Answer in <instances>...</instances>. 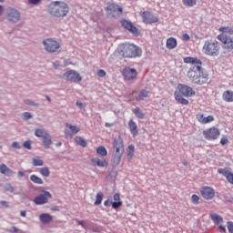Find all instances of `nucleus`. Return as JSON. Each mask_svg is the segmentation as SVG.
Here are the masks:
<instances>
[{
	"label": "nucleus",
	"instance_id": "obj_61",
	"mask_svg": "<svg viewBox=\"0 0 233 233\" xmlns=\"http://www.w3.org/2000/svg\"><path fill=\"white\" fill-rule=\"evenodd\" d=\"M218 228L220 229V230H222L223 232H227V228H225V227H223V226H221V225H218Z\"/></svg>",
	"mask_w": 233,
	"mask_h": 233
},
{
	"label": "nucleus",
	"instance_id": "obj_48",
	"mask_svg": "<svg viewBox=\"0 0 233 233\" xmlns=\"http://www.w3.org/2000/svg\"><path fill=\"white\" fill-rule=\"evenodd\" d=\"M97 76H98V77H105L106 76V72L103 69H99L97 71Z\"/></svg>",
	"mask_w": 233,
	"mask_h": 233
},
{
	"label": "nucleus",
	"instance_id": "obj_42",
	"mask_svg": "<svg viewBox=\"0 0 233 233\" xmlns=\"http://www.w3.org/2000/svg\"><path fill=\"white\" fill-rule=\"evenodd\" d=\"M134 146L130 145L127 147V157L128 159H132V157L134 156Z\"/></svg>",
	"mask_w": 233,
	"mask_h": 233
},
{
	"label": "nucleus",
	"instance_id": "obj_13",
	"mask_svg": "<svg viewBox=\"0 0 233 233\" xmlns=\"http://www.w3.org/2000/svg\"><path fill=\"white\" fill-rule=\"evenodd\" d=\"M203 136L206 139H218V137H219V129L211 127L204 131Z\"/></svg>",
	"mask_w": 233,
	"mask_h": 233
},
{
	"label": "nucleus",
	"instance_id": "obj_35",
	"mask_svg": "<svg viewBox=\"0 0 233 233\" xmlns=\"http://www.w3.org/2000/svg\"><path fill=\"white\" fill-rule=\"evenodd\" d=\"M47 135H48V133H46V131H45V129L37 128L35 131V136L36 137H45Z\"/></svg>",
	"mask_w": 233,
	"mask_h": 233
},
{
	"label": "nucleus",
	"instance_id": "obj_58",
	"mask_svg": "<svg viewBox=\"0 0 233 233\" xmlns=\"http://www.w3.org/2000/svg\"><path fill=\"white\" fill-rule=\"evenodd\" d=\"M0 205H2V207H5V208H8V202L6 201H0Z\"/></svg>",
	"mask_w": 233,
	"mask_h": 233
},
{
	"label": "nucleus",
	"instance_id": "obj_56",
	"mask_svg": "<svg viewBox=\"0 0 233 233\" xmlns=\"http://www.w3.org/2000/svg\"><path fill=\"white\" fill-rule=\"evenodd\" d=\"M76 106L81 108H85V104H83V102L80 101H76Z\"/></svg>",
	"mask_w": 233,
	"mask_h": 233
},
{
	"label": "nucleus",
	"instance_id": "obj_8",
	"mask_svg": "<svg viewBox=\"0 0 233 233\" xmlns=\"http://www.w3.org/2000/svg\"><path fill=\"white\" fill-rule=\"evenodd\" d=\"M140 16L142 17L143 23H146V25H152V23H157L159 21L150 11L140 12Z\"/></svg>",
	"mask_w": 233,
	"mask_h": 233
},
{
	"label": "nucleus",
	"instance_id": "obj_15",
	"mask_svg": "<svg viewBox=\"0 0 233 233\" xmlns=\"http://www.w3.org/2000/svg\"><path fill=\"white\" fill-rule=\"evenodd\" d=\"M107 10L112 12L113 17H120L123 14V8L116 4H111L107 6Z\"/></svg>",
	"mask_w": 233,
	"mask_h": 233
},
{
	"label": "nucleus",
	"instance_id": "obj_50",
	"mask_svg": "<svg viewBox=\"0 0 233 233\" xmlns=\"http://www.w3.org/2000/svg\"><path fill=\"white\" fill-rule=\"evenodd\" d=\"M24 119H25V121H28V119H32V114H30L28 112H25L24 113Z\"/></svg>",
	"mask_w": 233,
	"mask_h": 233
},
{
	"label": "nucleus",
	"instance_id": "obj_41",
	"mask_svg": "<svg viewBox=\"0 0 233 233\" xmlns=\"http://www.w3.org/2000/svg\"><path fill=\"white\" fill-rule=\"evenodd\" d=\"M40 174L44 176V177H48L50 176V169L48 167L40 168Z\"/></svg>",
	"mask_w": 233,
	"mask_h": 233
},
{
	"label": "nucleus",
	"instance_id": "obj_39",
	"mask_svg": "<svg viewBox=\"0 0 233 233\" xmlns=\"http://www.w3.org/2000/svg\"><path fill=\"white\" fill-rule=\"evenodd\" d=\"M103 192H98L96 196V201H95V205H101L102 201H103Z\"/></svg>",
	"mask_w": 233,
	"mask_h": 233
},
{
	"label": "nucleus",
	"instance_id": "obj_43",
	"mask_svg": "<svg viewBox=\"0 0 233 233\" xmlns=\"http://www.w3.org/2000/svg\"><path fill=\"white\" fill-rule=\"evenodd\" d=\"M44 162L40 158H33V166L34 167H43Z\"/></svg>",
	"mask_w": 233,
	"mask_h": 233
},
{
	"label": "nucleus",
	"instance_id": "obj_7",
	"mask_svg": "<svg viewBox=\"0 0 233 233\" xmlns=\"http://www.w3.org/2000/svg\"><path fill=\"white\" fill-rule=\"evenodd\" d=\"M217 39H218V41H221V43H223L225 50H228V52H232L233 50L232 36H228L225 34H220L217 36Z\"/></svg>",
	"mask_w": 233,
	"mask_h": 233
},
{
	"label": "nucleus",
	"instance_id": "obj_34",
	"mask_svg": "<svg viewBox=\"0 0 233 233\" xmlns=\"http://www.w3.org/2000/svg\"><path fill=\"white\" fill-rule=\"evenodd\" d=\"M75 141H76V145L83 147V148H85V147H86V140L81 137H76Z\"/></svg>",
	"mask_w": 233,
	"mask_h": 233
},
{
	"label": "nucleus",
	"instance_id": "obj_11",
	"mask_svg": "<svg viewBox=\"0 0 233 233\" xmlns=\"http://www.w3.org/2000/svg\"><path fill=\"white\" fill-rule=\"evenodd\" d=\"M50 198H52V194H50V192L43 191V194L35 198L34 203L35 205H45L46 203H48V199H50Z\"/></svg>",
	"mask_w": 233,
	"mask_h": 233
},
{
	"label": "nucleus",
	"instance_id": "obj_16",
	"mask_svg": "<svg viewBox=\"0 0 233 233\" xmlns=\"http://www.w3.org/2000/svg\"><path fill=\"white\" fill-rule=\"evenodd\" d=\"M48 12L51 15L57 17L59 15V2H52L48 6Z\"/></svg>",
	"mask_w": 233,
	"mask_h": 233
},
{
	"label": "nucleus",
	"instance_id": "obj_21",
	"mask_svg": "<svg viewBox=\"0 0 233 233\" xmlns=\"http://www.w3.org/2000/svg\"><path fill=\"white\" fill-rule=\"evenodd\" d=\"M128 127L132 136L136 137V136L139 134V132L137 131V124H136L133 119H130L128 122Z\"/></svg>",
	"mask_w": 233,
	"mask_h": 233
},
{
	"label": "nucleus",
	"instance_id": "obj_45",
	"mask_svg": "<svg viewBox=\"0 0 233 233\" xmlns=\"http://www.w3.org/2000/svg\"><path fill=\"white\" fill-rule=\"evenodd\" d=\"M24 148H26L27 150H32V142L30 140H27L24 142L23 144Z\"/></svg>",
	"mask_w": 233,
	"mask_h": 233
},
{
	"label": "nucleus",
	"instance_id": "obj_47",
	"mask_svg": "<svg viewBox=\"0 0 233 233\" xmlns=\"http://www.w3.org/2000/svg\"><path fill=\"white\" fill-rule=\"evenodd\" d=\"M224 199L226 203H233V197H230L228 195H224Z\"/></svg>",
	"mask_w": 233,
	"mask_h": 233
},
{
	"label": "nucleus",
	"instance_id": "obj_36",
	"mask_svg": "<svg viewBox=\"0 0 233 233\" xmlns=\"http://www.w3.org/2000/svg\"><path fill=\"white\" fill-rule=\"evenodd\" d=\"M30 180L33 181V183H35L36 185H43V179L36 175H31Z\"/></svg>",
	"mask_w": 233,
	"mask_h": 233
},
{
	"label": "nucleus",
	"instance_id": "obj_54",
	"mask_svg": "<svg viewBox=\"0 0 233 233\" xmlns=\"http://www.w3.org/2000/svg\"><path fill=\"white\" fill-rule=\"evenodd\" d=\"M182 39L183 41H190V35H188V34H184Z\"/></svg>",
	"mask_w": 233,
	"mask_h": 233
},
{
	"label": "nucleus",
	"instance_id": "obj_2",
	"mask_svg": "<svg viewBox=\"0 0 233 233\" xmlns=\"http://www.w3.org/2000/svg\"><path fill=\"white\" fill-rule=\"evenodd\" d=\"M125 154V145L123 144V138L121 137H116L113 141V157L112 163L114 167H117L121 163V158Z\"/></svg>",
	"mask_w": 233,
	"mask_h": 233
},
{
	"label": "nucleus",
	"instance_id": "obj_29",
	"mask_svg": "<svg viewBox=\"0 0 233 233\" xmlns=\"http://www.w3.org/2000/svg\"><path fill=\"white\" fill-rule=\"evenodd\" d=\"M150 92L147 90H141L136 96L137 101H145V98L148 97Z\"/></svg>",
	"mask_w": 233,
	"mask_h": 233
},
{
	"label": "nucleus",
	"instance_id": "obj_32",
	"mask_svg": "<svg viewBox=\"0 0 233 233\" xmlns=\"http://www.w3.org/2000/svg\"><path fill=\"white\" fill-rule=\"evenodd\" d=\"M43 145L46 148H50V146L52 145V137L49 134L43 137Z\"/></svg>",
	"mask_w": 233,
	"mask_h": 233
},
{
	"label": "nucleus",
	"instance_id": "obj_33",
	"mask_svg": "<svg viewBox=\"0 0 233 233\" xmlns=\"http://www.w3.org/2000/svg\"><path fill=\"white\" fill-rule=\"evenodd\" d=\"M133 114L138 117V119H145V113L141 110V108L137 107L132 109Z\"/></svg>",
	"mask_w": 233,
	"mask_h": 233
},
{
	"label": "nucleus",
	"instance_id": "obj_62",
	"mask_svg": "<svg viewBox=\"0 0 233 233\" xmlns=\"http://www.w3.org/2000/svg\"><path fill=\"white\" fill-rule=\"evenodd\" d=\"M20 216H22V218H26V211H21Z\"/></svg>",
	"mask_w": 233,
	"mask_h": 233
},
{
	"label": "nucleus",
	"instance_id": "obj_25",
	"mask_svg": "<svg viewBox=\"0 0 233 233\" xmlns=\"http://www.w3.org/2000/svg\"><path fill=\"white\" fill-rule=\"evenodd\" d=\"M113 198H114V202L112 203L113 208H119V207L123 205V202H121V198L119 197V194L116 193Z\"/></svg>",
	"mask_w": 233,
	"mask_h": 233
},
{
	"label": "nucleus",
	"instance_id": "obj_6",
	"mask_svg": "<svg viewBox=\"0 0 233 233\" xmlns=\"http://www.w3.org/2000/svg\"><path fill=\"white\" fill-rule=\"evenodd\" d=\"M44 48L46 52H49V54H54V52H57V49L59 48V44H57V41L52 39V38H46L43 41Z\"/></svg>",
	"mask_w": 233,
	"mask_h": 233
},
{
	"label": "nucleus",
	"instance_id": "obj_18",
	"mask_svg": "<svg viewBox=\"0 0 233 233\" xmlns=\"http://www.w3.org/2000/svg\"><path fill=\"white\" fill-rule=\"evenodd\" d=\"M70 12V7L68 6V4L60 2L59 3V17H65L66 14Z\"/></svg>",
	"mask_w": 233,
	"mask_h": 233
},
{
	"label": "nucleus",
	"instance_id": "obj_17",
	"mask_svg": "<svg viewBox=\"0 0 233 233\" xmlns=\"http://www.w3.org/2000/svg\"><path fill=\"white\" fill-rule=\"evenodd\" d=\"M121 25H122V26H124V28H126L132 34H137V28L131 22H129L127 20H122Z\"/></svg>",
	"mask_w": 233,
	"mask_h": 233
},
{
	"label": "nucleus",
	"instance_id": "obj_19",
	"mask_svg": "<svg viewBox=\"0 0 233 233\" xmlns=\"http://www.w3.org/2000/svg\"><path fill=\"white\" fill-rule=\"evenodd\" d=\"M218 174H222V176H225V177L228 179V183H231L233 185V174L232 172L228 171L227 168H219L218 170Z\"/></svg>",
	"mask_w": 233,
	"mask_h": 233
},
{
	"label": "nucleus",
	"instance_id": "obj_51",
	"mask_svg": "<svg viewBox=\"0 0 233 233\" xmlns=\"http://www.w3.org/2000/svg\"><path fill=\"white\" fill-rule=\"evenodd\" d=\"M29 5H39L41 0H27Z\"/></svg>",
	"mask_w": 233,
	"mask_h": 233
},
{
	"label": "nucleus",
	"instance_id": "obj_20",
	"mask_svg": "<svg viewBox=\"0 0 233 233\" xmlns=\"http://www.w3.org/2000/svg\"><path fill=\"white\" fill-rule=\"evenodd\" d=\"M0 172L4 176H7V177L14 176V170L8 167L5 164H0Z\"/></svg>",
	"mask_w": 233,
	"mask_h": 233
},
{
	"label": "nucleus",
	"instance_id": "obj_37",
	"mask_svg": "<svg viewBox=\"0 0 233 233\" xmlns=\"http://www.w3.org/2000/svg\"><path fill=\"white\" fill-rule=\"evenodd\" d=\"M66 127L71 130L72 134H77L79 130H81L77 126H74L71 124H66Z\"/></svg>",
	"mask_w": 233,
	"mask_h": 233
},
{
	"label": "nucleus",
	"instance_id": "obj_52",
	"mask_svg": "<svg viewBox=\"0 0 233 233\" xmlns=\"http://www.w3.org/2000/svg\"><path fill=\"white\" fill-rule=\"evenodd\" d=\"M8 232L17 233L19 232V228H17L16 227H12L10 229H8Z\"/></svg>",
	"mask_w": 233,
	"mask_h": 233
},
{
	"label": "nucleus",
	"instance_id": "obj_12",
	"mask_svg": "<svg viewBox=\"0 0 233 233\" xmlns=\"http://www.w3.org/2000/svg\"><path fill=\"white\" fill-rule=\"evenodd\" d=\"M178 90L184 97H192V96H196V91L187 85H178Z\"/></svg>",
	"mask_w": 233,
	"mask_h": 233
},
{
	"label": "nucleus",
	"instance_id": "obj_40",
	"mask_svg": "<svg viewBox=\"0 0 233 233\" xmlns=\"http://www.w3.org/2000/svg\"><path fill=\"white\" fill-rule=\"evenodd\" d=\"M182 2L185 6L189 7L195 6L196 3H198L197 0H182Z\"/></svg>",
	"mask_w": 233,
	"mask_h": 233
},
{
	"label": "nucleus",
	"instance_id": "obj_53",
	"mask_svg": "<svg viewBox=\"0 0 233 233\" xmlns=\"http://www.w3.org/2000/svg\"><path fill=\"white\" fill-rule=\"evenodd\" d=\"M227 143H228V138H227V137H222L220 140V144L227 145Z\"/></svg>",
	"mask_w": 233,
	"mask_h": 233
},
{
	"label": "nucleus",
	"instance_id": "obj_44",
	"mask_svg": "<svg viewBox=\"0 0 233 233\" xmlns=\"http://www.w3.org/2000/svg\"><path fill=\"white\" fill-rule=\"evenodd\" d=\"M24 103H25V105H28V106H39V104H37L30 99L24 100Z\"/></svg>",
	"mask_w": 233,
	"mask_h": 233
},
{
	"label": "nucleus",
	"instance_id": "obj_26",
	"mask_svg": "<svg viewBox=\"0 0 233 233\" xmlns=\"http://www.w3.org/2000/svg\"><path fill=\"white\" fill-rule=\"evenodd\" d=\"M92 163H94V165H96V167H108V162H106V160H101L97 157L96 158H92L91 159Z\"/></svg>",
	"mask_w": 233,
	"mask_h": 233
},
{
	"label": "nucleus",
	"instance_id": "obj_28",
	"mask_svg": "<svg viewBox=\"0 0 233 233\" xmlns=\"http://www.w3.org/2000/svg\"><path fill=\"white\" fill-rule=\"evenodd\" d=\"M175 99L180 103V105H188V100L184 98L181 93L175 92Z\"/></svg>",
	"mask_w": 233,
	"mask_h": 233
},
{
	"label": "nucleus",
	"instance_id": "obj_31",
	"mask_svg": "<svg viewBox=\"0 0 233 233\" xmlns=\"http://www.w3.org/2000/svg\"><path fill=\"white\" fill-rule=\"evenodd\" d=\"M218 32L225 34V35H227V34H228L229 35H233V26H221L218 28Z\"/></svg>",
	"mask_w": 233,
	"mask_h": 233
},
{
	"label": "nucleus",
	"instance_id": "obj_24",
	"mask_svg": "<svg viewBox=\"0 0 233 233\" xmlns=\"http://www.w3.org/2000/svg\"><path fill=\"white\" fill-rule=\"evenodd\" d=\"M39 219L41 223H43L44 225H46L48 223H52L53 218L48 213H43L39 216Z\"/></svg>",
	"mask_w": 233,
	"mask_h": 233
},
{
	"label": "nucleus",
	"instance_id": "obj_63",
	"mask_svg": "<svg viewBox=\"0 0 233 233\" xmlns=\"http://www.w3.org/2000/svg\"><path fill=\"white\" fill-rule=\"evenodd\" d=\"M3 12H5V7H3V5H0V16L3 15Z\"/></svg>",
	"mask_w": 233,
	"mask_h": 233
},
{
	"label": "nucleus",
	"instance_id": "obj_27",
	"mask_svg": "<svg viewBox=\"0 0 233 233\" xmlns=\"http://www.w3.org/2000/svg\"><path fill=\"white\" fill-rule=\"evenodd\" d=\"M176 46H177V40L176 38L170 37L167 40V48L168 50H173Z\"/></svg>",
	"mask_w": 233,
	"mask_h": 233
},
{
	"label": "nucleus",
	"instance_id": "obj_64",
	"mask_svg": "<svg viewBox=\"0 0 233 233\" xmlns=\"http://www.w3.org/2000/svg\"><path fill=\"white\" fill-rule=\"evenodd\" d=\"M7 190H9V192H14V187L9 186V187H7Z\"/></svg>",
	"mask_w": 233,
	"mask_h": 233
},
{
	"label": "nucleus",
	"instance_id": "obj_1",
	"mask_svg": "<svg viewBox=\"0 0 233 233\" xmlns=\"http://www.w3.org/2000/svg\"><path fill=\"white\" fill-rule=\"evenodd\" d=\"M184 63H190L192 66L188 69L187 76L195 85H205L208 81V75L203 73V62L198 57L187 56L184 58Z\"/></svg>",
	"mask_w": 233,
	"mask_h": 233
},
{
	"label": "nucleus",
	"instance_id": "obj_10",
	"mask_svg": "<svg viewBox=\"0 0 233 233\" xmlns=\"http://www.w3.org/2000/svg\"><path fill=\"white\" fill-rule=\"evenodd\" d=\"M122 76L125 81H132V79H136V77H137V71L134 68L125 67L122 72Z\"/></svg>",
	"mask_w": 233,
	"mask_h": 233
},
{
	"label": "nucleus",
	"instance_id": "obj_55",
	"mask_svg": "<svg viewBox=\"0 0 233 233\" xmlns=\"http://www.w3.org/2000/svg\"><path fill=\"white\" fill-rule=\"evenodd\" d=\"M13 148H21V145H19V142H13L12 144Z\"/></svg>",
	"mask_w": 233,
	"mask_h": 233
},
{
	"label": "nucleus",
	"instance_id": "obj_49",
	"mask_svg": "<svg viewBox=\"0 0 233 233\" xmlns=\"http://www.w3.org/2000/svg\"><path fill=\"white\" fill-rule=\"evenodd\" d=\"M228 230L229 233H233V223L231 221H228Z\"/></svg>",
	"mask_w": 233,
	"mask_h": 233
},
{
	"label": "nucleus",
	"instance_id": "obj_60",
	"mask_svg": "<svg viewBox=\"0 0 233 233\" xmlns=\"http://www.w3.org/2000/svg\"><path fill=\"white\" fill-rule=\"evenodd\" d=\"M112 203H113V202H110L109 200H106V201L104 202V205H105V207H110V206L112 205Z\"/></svg>",
	"mask_w": 233,
	"mask_h": 233
},
{
	"label": "nucleus",
	"instance_id": "obj_14",
	"mask_svg": "<svg viewBox=\"0 0 233 233\" xmlns=\"http://www.w3.org/2000/svg\"><path fill=\"white\" fill-rule=\"evenodd\" d=\"M201 196L204 198V199H214V197L216 196V191L212 187H205L201 189Z\"/></svg>",
	"mask_w": 233,
	"mask_h": 233
},
{
	"label": "nucleus",
	"instance_id": "obj_59",
	"mask_svg": "<svg viewBox=\"0 0 233 233\" xmlns=\"http://www.w3.org/2000/svg\"><path fill=\"white\" fill-rule=\"evenodd\" d=\"M77 223H78V225H80L81 227H83V228H86L85 221H83V220H77Z\"/></svg>",
	"mask_w": 233,
	"mask_h": 233
},
{
	"label": "nucleus",
	"instance_id": "obj_46",
	"mask_svg": "<svg viewBox=\"0 0 233 233\" xmlns=\"http://www.w3.org/2000/svg\"><path fill=\"white\" fill-rule=\"evenodd\" d=\"M191 201L194 205H198L199 204V198L198 197V195H192Z\"/></svg>",
	"mask_w": 233,
	"mask_h": 233
},
{
	"label": "nucleus",
	"instance_id": "obj_9",
	"mask_svg": "<svg viewBox=\"0 0 233 233\" xmlns=\"http://www.w3.org/2000/svg\"><path fill=\"white\" fill-rule=\"evenodd\" d=\"M64 79H66V81H71L72 83H79V81H82L83 78L79 73L70 70L64 74Z\"/></svg>",
	"mask_w": 233,
	"mask_h": 233
},
{
	"label": "nucleus",
	"instance_id": "obj_38",
	"mask_svg": "<svg viewBox=\"0 0 233 233\" xmlns=\"http://www.w3.org/2000/svg\"><path fill=\"white\" fill-rule=\"evenodd\" d=\"M96 153L99 154V156H106L108 152L106 151V148L103 146H100L96 148Z\"/></svg>",
	"mask_w": 233,
	"mask_h": 233
},
{
	"label": "nucleus",
	"instance_id": "obj_5",
	"mask_svg": "<svg viewBox=\"0 0 233 233\" xmlns=\"http://www.w3.org/2000/svg\"><path fill=\"white\" fill-rule=\"evenodd\" d=\"M5 19L8 23L15 25V23H19V21H21V13L14 7H8L5 10Z\"/></svg>",
	"mask_w": 233,
	"mask_h": 233
},
{
	"label": "nucleus",
	"instance_id": "obj_57",
	"mask_svg": "<svg viewBox=\"0 0 233 233\" xmlns=\"http://www.w3.org/2000/svg\"><path fill=\"white\" fill-rule=\"evenodd\" d=\"M17 176L18 177H25L26 174L24 171H18Z\"/></svg>",
	"mask_w": 233,
	"mask_h": 233
},
{
	"label": "nucleus",
	"instance_id": "obj_23",
	"mask_svg": "<svg viewBox=\"0 0 233 233\" xmlns=\"http://www.w3.org/2000/svg\"><path fill=\"white\" fill-rule=\"evenodd\" d=\"M222 98L223 101H226V103H233V91H224L222 94Z\"/></svg>",
	"mask_w": 233,
	"mask_h": 233
},
{
	"label": "nucleus",
	"instance_id": "obj_22",
	"mask_svg": "<svg viewBox=\"0 0 233 233\" xmlns=\"http://www.w3.org/2000/svg\"><path fill=\"white\" fill-rule=\"evenodd\" d=\"M197 117L202 125H207V123H212V121H214V116H205L204 115H198Z\"/></svg>",
	"mask_w": 233,
	"mask_h": 233
},
{
	"label": "nucleus",
	"instance_id": "obj_3",
	"mask_svg": "<svg viewBox=\"0 0 233 233\" xmlns=\"http://www.w3.org/2000/svg\"><path fill=\"white\" fill-rule=\"evenodd\" d=\"M202 51L206 56H209L210 57H218L221 52V46L217 40L210 39L205 41Z\"/></svg>",
	"mask_w": 233,
	"mask_h": 233
},
{
	"label": "nucleus",
	"instance_id": "obj_30",
	"mask_svg": "<svg viewBox=\"0 0 233 233\" xmlns=\"http://www.w3.org/2000/svg\"><path fill=\"white\" fill-rule=\"evenodd\" d=\"M210 218L215 223V225H219L220 223H223V217H221L216 213L210 214Z\"/></svg>",
	"mask_w": 233,
	"mask_h": 233
},
{
	"label": "nucleus",
	"instance_id": "obj_4",
	"mask_svg": "<svg viewBox=\"0 0 233 233\" xmlns=\"http://www.w3.org/2000/svg\"><path fill=\"white\" fill-rule=\"evenodd\" d=\"M122 48L123 57H141V54H143L141 47L134 44H124Z\"/></svg>",
	"mask_w": 233,
	"mask_h": 233
}]
</instances>
